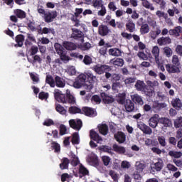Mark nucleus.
<instances>
[{"mask_svg": "<svg viewBox=\"0 0 182 182\" xmlns=\"http://www.w3.org/2000/svg\"><path fill=\"white\" fill-rule=\"evenodd\" d=\"M98 129L100 133H101V134H102L103 136H106V134L109 133V127L106 124H102L98 125Z\"/></svg>", "mask_w": 182, "mask_h": 182, "instance_id": "nucleus-27", "label": "nucleus"}, {"mask_svg": "<svg viewBox=\"0 0 182 182\" xmlns=\"http://www.w3.org/2000/svg\"><path fill=\"white\" fill-rule=\"evenodd\" d=\"M46 82L48 83V85H50V87H55V78L53 79V77L50 75H48L46 77Z\"/></svg>", "mask_w": 182, "mask_h": 182, "instance_id": "nucleus-34", "label": "nucleus"}, {"mask_svg": "<svg viewBox=\"0 0 182 182\" xmlns=\"http://www.w3.org/2000/svg\"><path fill=\"white\" fill-rule=\"evenodd\" d=\"M151 53L155 58L156 63H159L160 60V48L159 46H155L152 48Z\"/></svg>", "mask_w": 182, "mask_h": 182, "instance_id": "nucleus-12", "label": "nucleus"}, {"mask_svg": "<svg viewBox=\"0 0 182 182\" xmlns=\"http://www.w3.org/2000/svg\"><path fill=\"white\" fill-rule=\"evenodd\" d=\"M142 6L146 9H150L151 11H154V6L147 0H142Z\"/></svg>", "mask_w": 182, "mask_h": 182, "instance_id": "nucleus-43", "label": "nucleus"}, {"mask_svg": "<svg viewBox=\"0 0 182 182\" xmlns=\"http://www.w3.org/2000/svg\"><path fill=\"white\" fill-rule=\"evenodd\" d=\"M124 107L126 112L132 113V112H134V102L130 100H127L124 104Z\"/></svg>", "mask_w": 182, "mask_h": 182, "instance_id": "nucleus-14", "label": "nucleus"}, {"mask_svg": "<svg viewBox=\"0 0 182 182\" xmlns=\"http://www.w3.org/2000/svg\"><path fill=\"white\" fill-rule=\"evenodd\" d=\"M55 109L58 113H60V114H62L63 116H66V113H68V111L65 107H62L60 105H57L55 106Z\"/></svg>", "mask_w": 182, "mask_h": 182, "instance_id": "nucleus-37", "label": "nucleus"}, {"mask_svg": "<svg viewBox=\"0 0 182 182\" xmlns=\"http://www.w3.org/2000/svg\"><path fill=\"white\" fill-rule=\"evenodd\" d=\"M30 77L32 79L33 83H38L39 82V75L35 73H30Z\"/></svg>", "mask_w": 182, "mask_h": 182, "instance_id": "nucleus-56", "label": "nucleus"}, {"mask_svg": "<svg viewBox=\"0 0 182 182\" xmlns=\"http://www.w3.org/2000/svg\"><path fill=\"white\" fill-rule=\"evenodd\" d=\"M79 173L83 176H87L89 171L83 165L80 164Z\"/></svg>", "mask_w": 182, "mask_h": 182, "instance_id": "nucleus-51", "label": "nucleus"}, {"mask_svg": "<svg viewBox=\"0 0 182 182\" xmlns=\"http://www.w3.org/2000/svg\"><path fill=\"white\" fill-rule=\"evenodd\" d=\"M54 97L59 103H66L67 102L66 96L60 90L55 89L54 90Z\"/></svg>", "mask_w": 182, "mask_h": 182, "instance_id": "nucleus-3", "label": "nucleus"}, {"mask_svg": "<svg viewBox=\"0 0 182 182\" xmlns=\"http://www.w3.org/2000/svg\"><path fill=\"white\" fill-rule=\"evenodd\" d=\"M174 127H176V129L182 127V117H179L176 119H175Z\"/></svg>", "mask_w": 182, "mask_h": 182, "instance_id": "nucleus-54", "label": "nucleus"}, {"mask_svg": "<svg viewBox=\"0 0 182 182\" xmlns=\"http://www.w3.org/2000/svg\"><path fill=\"white\" fill-rule=\"evenodd\" d=\"M85 76L86 77L90 79V80H92V82H96V80H97V79L96 78V76L94 75L91 71H87L85 73Z\"/></svg>", "mask_w": 182, "mask_h": 182, "instance_id": "nucleus-50", "label": "nucleus"}, {"mask_svg": "<svg viewBox=\"0 0 182 182\" xmlns=\"http://www.w3.org/2000/svg\"><path fill=\"white\" fill-rule=\"evenodd\" d=\"M85 82H86V75L80 74L75 79V82L73 84V86L75 89H80L82 86H85Z\"/></svg>", "mask_w": 182, "mask_h": 182, "instance_id": "nucleus-2", "label": "nucleus"}, {"mask_svg": "<svg viewBox=\"0 0 182 182\" xmlns=\"http://www.w3.org/2000/svg\"><path fill=\"white\" fill-rule=\"evenodd\" d=\"M65 99L66 103H70V105H75V103H76V98H75L73 95L65 97Z\"/></svg>", "mask_w": 182, "mask_h": 182, "instance_id": "nucleus-57", "label": "nucleus"}, {"mask_svg": "<svg viewBox=\"0 0 182 182\" xmlns=\"http://www.w3.org/2000/svg\"><path fill=\"white\" fill-rule=\"evenodd\" d=\"M101 97L105 103H112L113 102V100L105 92L101 93Z\"/></svg>", "mask_w": 182, "mask_h": 182, "instance_id": "nucleus-46", "label": "nucleus"}, {"mask_svg": "<svg viewBox=\"0 0 182 182\" xmlns=\"http://www.w3.org/2000/svg\"><path fill=\"white\" fill-rule=\"evenodd\" d=\"M87 162L90 166H97L99 164V160L97 159V156L95 154H91L87 157Z\"/></svg>", "mask_w": 182, "mask_h": 182, "instance_id": "nucleus-10", "label": "nucleus"}, {"mask_svg": "<svg viewBox=\"0 0 182 182\" xmlns=\"http://www.w3.org/2000/svg\"><path fill=\"white\" fill-rule=\"evenodd\" d=\"M146 87V84L144 82L141 80H138L135 84V87L136 90H144V87Z\"/></svg>", "mask_w": 182, "mask_h": 182, "instance_id": "nucleus-41", "label": "nucleus"}, {"mask_svg": "<svg viewBox=\"0 0 182 182\" xmlns=\"http://www.w3.org/2000/svg\"><path fill=\"white\" fill-rule=\"evenodd\" d=\"M69 167V159L68 158H64L62 160V163L60 164V168L61 170H65Z\"/></svg>", "mask_w": 182, "mask_h": 182, "instance_id": "nucleus-40", "label": "nucleus"}, {"mask_svg": "<svg viewBox=\"0 0 182 182\" xmlns=\"http://www.w3.org/2000/svg\"><path fill=\"white\" fill-rule=\"evenodd\" d=\"M69 124L70 127L75 130H80V129H82V126H83L82 120L80 119H70L69 121Z\"/></svg>", "mask_w": 182, "mask_h": 182, "instance_id": "nucleus-8", "label": "nucleus"}, {"mask_svg": "<svg viewBox=\"0 0 182 182\" xmlns=\"http://www.w3.org/2000/svg\"><path fill=\"white\" fill-rule=\"evenodd\" d=\"M171 105L176 109V110H180L182 107V102L180 98H173L171 102Z\"/></svg>", "mask_w": 182, "mask_h": 182, "instance_id": "nucleus-15", "label": "nucleus"}, {"mask_svg": "<svg viewBox=\"0 0 182 182\" xmlns=\"http://www.w3.org/2000/svg\"><path fill=\"white\" fill-rule=\"evenodd\" d=\"M159 123L163 124L164 127H171V120H170L168 118L162 117L159 119Z\"/></svg>", "mask_w": 182, "mask_h": 182, "instance_id": "nucleus-29", "label": "nucleus"}, {"mask_svg": "<svg viewBox=\"0 0 182 182\" xmlns=\"http://www.w3.org/2000/svg\"><path fill=\"white\" fill-rule=\"evenodd\" d=\"M109 55L111 56H121L122 50L119 48H110L108 51Z\"/></svg>", "mask_w": 182, "mask_h": 182, "instance_id": "nucleus-31", "label": "nucleus"}, {"mask_svg": "<svg viewBox=\"0 0 182 182\" xmlns=\"http://www.w3.org/2000/svg\"><path fill=\"white\" fill-rule=\"evenodd\" d=\"M172 63L175 66H180V60L178 59V56L173 55V57H172Z\"/></svg>", "mask_w": 182, "mask_h": 182, "instance_id": "nucleus-63", "label": "nucleus"}, {"mask_svg": "<svg viewBox=\"0 0 182 182\" xmlns=\"http://www.w3.org/2000/svg\"><path fill=\"white\" fill-rule=\"evenodd\" d=\"M80 139H79V134L75 132L73 135L72 138V143L73 144H79Z\"/></svg>", "mask_w": 182, "mask_h": 182, "instance_id": "nucleus-55", "label": "nucleus"}, {"mask_svg": "<svg viewBox=\"0 0 182 182\" xmlns=\"http://www.w3.org/2000/svg\"><path fill=\"white\" fill-rule=\"evenodd\" d=\"M111 31L106 25H100L98 28V33L101 36H106L110 33Z\"/></svg>", "mask_w": 182, "mask_h": 182, "instance_id": "nucleus-11", "label": "nucleus"}, {"mask_svg": "<svg viewBox=\"0 0 182 182\" xmlns=\"http://www.w3.org/2000/svg\"><path fill=\"white\" fill-rule=\"evenodd\" d=\"M27 60H28V62H29L30 63H32V65H35L36 62H38V63H42V58H41V56H39L38 55H35L33 57V58L27 57Z\"/></svg>", "mask_w": 182, "mask_h": 182, "instance_id": "nucleus-28", "label": "nucleus"}, {"mask_svg": "<svg viewBox=\"0 0 182 182\" xmlns=\"http://www.w3.org/2000/svg\"><path fill=\"white\" fill-rule=\"evenodd\" d=\"M110 65H114V66H123L124 65V60L123 58H113L109 61Z\"/></svg>", "mask_w": 182, "mask_h": 182, "instance_id": "nucleus-24", "label": "nucleus"}, {"mask_svg": "<svg viewBox=\"0 0 182 182\" xmlns=\"http://www.w3.org/2000/svg\"><path fill=\"white\" fill-rule=\"evenodd\" d=\"M92 70H94L97 75H103L105 72H110L112 68L107 65L97 64L92 67Z\"/></svg>", "mask_w": 182, "mask_h": 182, "instance_id": "nucleus-1", "label": "nucleus"}, {"mask_svg": "<svg viewBox=\"0 0 182 182\" xmlns=\"http://www.w3.org/2000/svg\"><path fill=\"white\" fill-rule=\"evenodd\" d=\"M63 46L67 50H75L77 48L76 44L68 41H64Z\"/></svg>", "mask_w": 182, "mask_h": 182, "instance_id": "nucleus-26", "label": "nucleus"}, {"mask_svg": "<svg viewBox=\"0 0 182 182\" xmlns=\"http://www.w3.org/2000/svg\"><path fill=\"white\" fill-rule=\"evenodd\" d=\"M159 117V114H155L149 119V125L150 127H152V129H156L157 127L159 122H160Z\"/></svg>", "mask_w": 182, "mask_h": 182, "instance_id": "nucleus-9", "label": "nucleus"}, {"mask_svg": "<svg viewBox=\"0 0 182 182\" xmlns=\"http://www.w3.org/2000/svg\"><path fill=\"white\" fill-rule=\"evenodd\" d=\"M112 147L114 151L119 153V154H124L125 156H128V157H133V154H128L126 151V148H124V146H120L117 144H114Z\"/></svg>", "mask_w": 182, "mask_h": 182, "instance_id": "nucleus-5", "label": "nucleus"}, {"mask_svg": "<svg viewBox=\"0 0 182 182\" xmlns=\"http://www.w3.org/2000/svg\"><path fill=\"white\" fill-rule=\"evenodd\" d=\"M82 112L86 116H89L90 117H95L96 116V111L90 107H83Z\"/></svg>", "mask_w": 182, "mask_h": 182, "instance_id": "nucleus-19", "label": "nucleus"}, {"mask_svg": "<svg viewBox=\"0 0 182 182\" xmlns=\"http://www.w3.org/2000/svg\"><path fill=\"white\" fill-rule=\"evenodd\" d=\"M90 136L92 140H95V141H97V143H102L103 141V139H102L100 136H99V134L94 130L90 131Z\"/></svg>", "mask_w": 182, "mask_h": 182, "instance_id": "nucleus-23", "label": "nucleus"}, {"mask_svg": "<svg viewBox=\"0 0 182 182\" xmlns=\"http://www.w3.org/2000/svg\"><path fill=\"white\" fill-rule=\"evenodd\" d=\"M149 32H150V27L149 26V24H142L140 28L141 35H146V33H149Z\"/></svg>", "mask_w": 182, "mask_h": 182, "instance_id": "nucleus-33", "label": "nucleus"}, {"mask_svg": "<svg viewBox=\"0 0 182 182\" xmlns=\"http://www.w3.org/2000/svg\"><path fill=\"white\" fill-rule=\"evenodd\" d=\"M51 147L55 150V153H59L60 151V145L56 142H53Z\"/></svg>", "mask_w": 182, "mask_h": 182, "instance_id": "nucleus-61", "label": "nucleus"}, {"mask_svg": "<svg viewBox=\"0 0 182 182\" xmlns=\"http://www.w3.org/2000/svg\"><path fill=\"white\" fill-rule=\"evenodd\" d=\"M91 102L94 105H100V102H102V100L98 95H93L91 98Z\"/></svg>", "mask_w": 182, "mask_h": 182, "instance_id": "nucleus-52", "label": "nucleus"}, {"mask_svg": "<svg viewBox=\"0 0 182 182\" xmlns=\"http://www.w3.org/2000/svg\"><path fill=\"white\" fill-rule=\"evenodd\" d=\"M137 127L139 130H141L144 134H151V133H153L151 128L146 125L144 122H138Z\"/></svg>", "mask_w": 182, "mask_h": 182, "instance_id": "nucleus-7", "label": "nucleus"}, {"mask_svg": "<svg viewBox=\"0 0 182 182\" xmlns=\"http://www.w3.org/2000/svg\"><path fill=\"white\" fill-rule=\"evenodd\" d=\"M114 136L118 143L122 144L126 141V134L124 132H118L117 134H114Z\"/></svg>", "mask_w": 182, "mask_h": 182, "instance_id": "nucleus-13", "label": "nucleus"}, {"mask_svg": "<svg viewBox=\"0 0 182 182\" xmlns=\"http://www.w3.org/2000/svg\"><path fill=\"white\" fill-rule=\"evenodd\" d=\"M65 72L69 75L70 76H75L76 75V68L75 66H68L65 69Z\"/></svg>", "mask_w": 182, "mask_h": 182, "instance_id": "nucleus-38", "label": "nucleus"}, {"mask_svg": "<svg viewBox=\"0 0 182 182\" xmlns=\"http://www.w3.org/2000/svg\"><path fill=\"white\" fill-rule=\"evenodd\" d=\"M168 14L169 16H174V14H176V15H178L180 14V11L178 10L177 8L173 7V9H168Z\"/></svg>", "mask_w": 182, "mask_h": 182, "instance_id": "nucleus-59", "label": "nucleus"}, {"mask_svg": "<svg viewBox=\"0 0 182 182\" xmlns=\"http://www.w3.org/2000/svg\"><path fill=\"white\" fill-rule=\"evenodd\" d=\"M69 113L71 114H76V113H82V109L77 107H70L68 109Z\"/></svg>", "mask_w": 182, "mask_h": 182, "instance_id": "nucleus-47", "label": "nucleus"}, {"mask_svg": "<svg viewBox=\"0 0 182 182\" xmlns=\"http://www.w3.org/2000/svg\"><path fill=\"white\" fill-rule=\"evenodd\" d=\"M163 159H158L157 162L151 165V169L156 170V171H160L163 168Z\"/></svg>", "mask_w": 182, "mask_h": 182, "instance_id": "nucleus-20", "label": "nucleus"}, {"mask_svg": "<svg viewBox=\"0 0 182 182\" xmlns=\"http://www.w3.org/2000/svg\"><path fill=\"white\" fill-rule=\"evenodd\" d=\"M43 33H45V34L52 33V35H55V30L51 28L44 27L43 28Z\"/></svg>", "mask_w": 182, "mask_h": 182, "instance_id": "nucleus-62", "label": "nucleus"}, {"mask_svg": "<svg viewBox=\"0 0 182 182\" xmlns=\"http://www.w3.org/2000/svg\"><path fill=\"white\" fill-rule=\"evenodd\" d=\"M81 50H87L92 48V45L90 43H85L79 46Z\"/></svg>", "mask_w": 182, "mask_h": 182, "instance_id": "nucleus-60", "label": "nucleus"}, {"mask_svg": "<svg viewBox=\"0 0 182 182\" xmlns=\"http://www.w3.org/2000/svg\"><path fill=\"white\" fill-rule=\"evenodd\" d=\"M158 45L163 46L171 43V39L169 37H161L157 40Z\"/></svg>", "mask_w": 182, "mask_h": 182, "instance_id": "nucleus-25", "label": "nucleus"}, {"mask_svg": "<svg viewBox=\"0 0 182 182\" xmlns=\"http://www.w3.org/2000/svg\"><path fill=\"white\" fill-rule=\"evenodd\" d=\"M136 170H137L138 173H141L143 170H144V167H146V165L144 164H142L140 161H137L135 164Z\"/></svg>", "mask_w": 182, "mask_h": 182, "instance_id": "nucleus-45", "label": "nucleus"}, {"mask_svg": "<svg viewBox=\"0 0 182 182\" xmlns=\"http://www.w3.org/2000/svg\"><path fill=\"white\" fill-rule=\"evenodd\" d=\"M168 154L169 156H171V157H174L175 159H178L182 156L181 152L175 151H170L168 152Z\"/></svg>", "mask_w": 182, "mask_h": 182, "instance_id": "nucleus-49", "label": "nucleus"}, {"mask_svg": "<svg viewBox=\"0 0 182 182\" xmlns=\"http://www.w3.org/2000/svg\"><path fill=\"white\" fill-rule=\"evenodd\" d=\"M164 107H167V104L164 102L160 103L157 101L153 102L152 108L154 109V110H156V112L161 110V109H164Z\"/></svg>", "mask_w": 182, "mask_h": 182, "instance_id": "nucleus-17", "label": "nucleus"}, {"mask_svg": "<svg viewBox=\"0 0 182 182\" xmlns=\"http://www.w3.org/2000/svg\"><path fill=\"white\" fill-rule=\"evenodd\" d=\"M70 158H71V165L73 166L74 167L77 166L79 164V158L76 156L74 154H70Z\"/></svg>", "mask_w": 182, "mask_h": 182, "instance_id": "nucleus-44", "label": "nucleus"}, {"mask_svg": "<svg viewBox=\"0 0 182 182\" xmlns=\"http://www.w3.org/2000/svg\"><path fill=\"white\" fill-rule=\"evenodd\" d=\"M127 31L129 32L133 33L136 31V24L133 23V21H129L128 23H126Z\"/></svg>", "mask_w": 182, "mask_h": 182, "instance_id": "nucleus-32", "label": "nucleus"}, {"mask_svg": "<svg viewBox=\"0 0 182 182\" xmlns=\"http://www.w3.org/2000/svg\"><path fill=\"white\" fill-rule=\"evenodd\" d=\"M39 51V48L36 46H33L30 48V50L28 51L27 55L28 56H33L38 53Z\"/></svg>", "mask_w": 182, "mask_h": 182, "instance_id": "nucleus-36", "label": "nucleus"}, {"mask_svg": "<svg viewBox=\"0 0 182 182\" xmlns=\"http://www.w3.org/2000/svg\"><path fill=\"white\" fill-rule=\"evenodd\" d=\"M55 86H57V87L62 88L66 86V82L65 81V80L58 75L55 77Z\"/></svg>", "mask_w": 182, "mask_h": 182, "instance_id": "nucleus-18", "label": "nucleus"}, {"mask_svg": "<svg viewBox=\"0 0 182 182\" xmlns=\"http://www.w3.org/2000/svg\"><path fill=\"white\" fill-rule=\"evenodd\" d=\"M146 85L151 87L149 91H145V93L147 96H153V93H154V87H159V82L158 81H146Z\"/></svg>", "mask_w": 182, "mask_h": 182, "instance_id": "nucleus-4", "label": "nucleus"}, {"mask_svg": "<svg viewBox=\"0 0 182 182\" xmlns=\"http://www.w3.org/2000/svg\"><path fill=\"white\" fill-rule=\"evenodd\" d=\"M124 100H126V94H119L118 97H117V101L118 102V103H120V105H123V103H124Z\"/></svg>", "mask_w": 182, "mask_h": 182, "instance_id": "nucleus-48", "label": "nucleus"}, {"mask_svg": "<svg viewBox=\"0 0 182 182\" xmlns=\"http://www.w3.org/2000/svg\"><path fill=\"white\" fill-rule=\"evenodd\" d=\"M166 69L168 73H180V68L177 65H172L167 64L166 65Z\"/></svg>", "mask_w": 182, "mask_h": 182, "instance_id": "nucleus-16", "label": "nucleus"}, {"mask_svg": "<svg viewBox=\"0 0 182 182\" xmlns=\"http://www.w3.org/2000/svg\"><path fill=\"white\" fill-rule=\"evenodd\" d=\"M102 160L105 166H109V164L110 163L111 159H110V157L107 156H104L102 157Z\"/></svg>", "mask_w": 182, "mask_h": 182, "instance_id": "nucleus-64", "label": "nucleus"}, {"mask_svg": "<svg viewBox=\"0 0 182 182\" xmlns=\"http://www.w3.org/2000/svg\"><path fill=\"white\" fill-rule=\"evenodd\" d=\"M57 16L58 13L56 11H47L44 15L45 22H47L48 23L53 22V19Z\"/></svg>", "mask_w": 182, "mask_h": 182, "instance_id": "nucleus-6", "label": "nucleus"}, {"mask_svg": "<svg viewBox=\"0 0 182 182\" xmlns=\"http://www.w3.org/2000/svg\"><path fill=\"white\" fill-rule=\"evenodd\" d=\"M131 99L132 102H134L135 103H137L141 106H143V105H144V102H143V98H141V96L139 95L138 94H134L131 95Z\"/></svg>", "mask_w": 182, "mask_h": 182, "instance_id": "nucleus-21", "label": "nucleus"}, {"mask_svg": "<svg viewBox=\"0 0 182 182\" xmlns=\"http://www.w3.org/2000/svg\"><path fill=\"white\" fill-rule=\"evenodd\" d=\"M23 41H25V38H23V36L18 35L16 37V42L17 44L15 45V46H19L20 48L23 45Z\"/></svg>", "mask_w": 182, "mask_h": 182, "instance_id": "nucleus-39", "label": "nucleus"}, {"mask_svg": "<svg viewBox=\"0 0 182 182\" xmlns=\"http://www.w3.org/2000/svg\"><path fill=\"white\" fill-rule=\"evenodd\" d=\"M54 48H55V50L56 52V53L59 55H62V53H63V47L62 46V45L55 43L54 45Z\"/></svg>", "mask_w": 182, "mask_h": 182, "instance_id": "nucleus-42", "label": "nucleus"}, {"mask_svg": "<svg viewBox=\"0 0 182 182\" xmlns=\"http://www.w3.org/2000/svg\"><path fill=\"white\" fill-rule=\"evenodd\" d=\"M92 5L94 8H102L103 6V1L102 0H93Z\"/></svg>", "mask_w": 182, "mask_h": 182, "instance_id": "nucleus-58", "label": "nucleus"}, {"mask_svg": "<svg viewBox=\"0 0 182 182\" xmlns=\"http://www.w3.org/2000/svg\"><path fill=\"white\" fill-rule=\"evenodd\" d=\"M15 15L20 19H23L26 18V13L21 9L14 10Z\"/></svg>", "mask_w": 182, "mask_h": 182, "instance_id": "nucleus-35", "label": "nucleus"}, {"mask_svg": "<svg viewBox=\"0 0 182 182\" xmlns=\"http://www.w3.org/2000/svg\"><path fill=\"white\" fill-rule=\"evenodd\" d=\"M109 174L114 181L117 182L119 181V174L114 171H109Z\"/></svg>", "mask_w": 182, "mask_h": 182, "instance_id": "nucleus-53", "label": "nucleus"}, {"mask_svg": "<svg viewBox=\"0 0 182 182\" xmlns=\"http://www.w3.org/2000/svg\"><path fill=\"white\" fill-rule=\"evenodd\" d=\"M73 33L71 37L73 39H80V38H83V33L77 28H72Z\"/></svg>", "mask_w": 182, "mask_h": 182, "instance_id": "nucleus-22", "label": "nucleus"}, {"mask_svg": "<svg viewBox=\"0 0 182 182\" xmlns=\"http://www.w3.org/2000/svg\"><path fill=\"white\" fill-rule=\"evenodd\" d=\"M181 26H177L173 29L169 30L168 33L169 35H173L174 36H180V33H181Z\"/></svg>", "mask_w": 182, "mask_h": 182, "instance_id": "nucleus-30", "label": "nucleus"}]
</instances>
